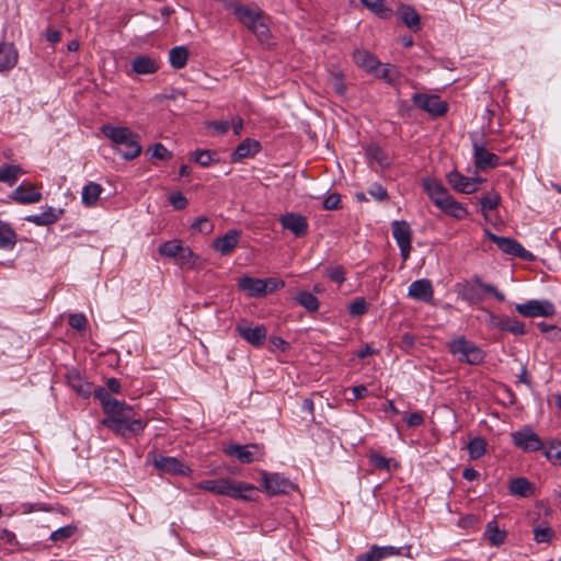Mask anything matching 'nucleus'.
Segmentation results:
<instances>
[{"label":"nucleus","mask_w":561,"mask_h":561,"mask_svg":"<svg viewBox=\"0 0 561 561\" xmlns=\"http://www.w3.org/2000/svg\"><path fill=\"white\" fill-rule=\"evenodd\" d=\"M105 414L102 425L123 437L136 436L146 427V422L135 419L133 408L125 402L118 401L117 407L110 409Z\"/></svg>","instance_id":"obj_1"},{"label":"nucleus","mask_w":561,"mask_h":561,"mask_svg":"<svg viewBox=\"0 0 561 561\" xmlns=\"http://www.w3.org/2000/svg\"><path fill=\"white\" fill-rule=\"evenodd\" d=\"M101 131L125 160H133L141 153L139 137L130 128L105 124L101 127Z\"/></svg>","instance_id":"obj_2"},{"label":"nucleus","mask_w":561,"mask_h":561,"mask_svg":"<svg viewBox=\"0 0 561 561\" xmlns=\"http://www.w3.org/2000/svg\"><path fill=\"white\" fill-rule=\"evenodd\" d=\"M199 490L208 491L217 495H225L233 500L252 501L256 492L253 484L233 481L228 478L204 480L196 485Z\"/></svg>","instance_id":"obj_3"},{"label":"nucleus","mask_w":561,"mask_h":561,"mask_svg":"<svg viewBox=\"0 0 561 561\" xmlns=\"http://www.w3.org/2000/svg\"><path fill=\"white\" fill-rule=\"evenodd\" d=\"M458 297L470 305L479 304L483 300L482 291L491 294L496 300L504 301L505 296L503 293L492 284L483 283L481 277L474 275L472 279L459 283L456 285Z\"/></svg>","instance_id":"obj_4"},{"label":"nucleus","mask_w":561,"mask_h":561,"mask_svg":"<svg viewBox=\"0 0 561 561\" xmlns=\"http://www.w3.org/2000/svg\"><path fill=\"white\" fill-rule=\"evenodd\" d=\"M449 352L458 357L459 362L469 365H479L483 363L485 353L477 346L473 342L467 340L465 336H460L453 340L449 344Z\"/></svg>","instance_id":"obj_5"},{"label":"nucleus","mask_w":561,"mask_h":561,"mask_svg":"<svg viewBox=\"0 0 561 561\" xmlns=\"http://www.w3.org/2000/svg\"><path fill=\"white\" fill-rule=\"evenodd\" d=\"M412 102L432 117H442L448 111V104L436 94L414 93Z\"/></svg>","instance_id":"obj_6"},{"label":"nucleus","mask_w":561,"mask_h":561,"mask_svg":"<svg viewBox=\"0 0 561 561\" xmlns=\"http://www.w3.org/2000/svg\"><path fill=\"white\" fill-rule=\"evenodd\" d=\"M515 310L525 318H548L556 313V307L551 301L538 299H531L523 304H515Z\"/></svg>","instance_id":"obj_7"},{"label":"nucleus","mask_w":561,"mask_h":561,"mask_svg":"<svg viewBox=\"0 0 561 561\" xmlns=\"http://www.w3.org/2000/svg\"><path fill=\"white\" fill-rule=\"evenodd\" d=\"M392 236L396 240L400 255L403 262L408 261L411 253L412 229L405 220H394L391 222Z\"/></svg>","instance_id":"obj_8"},{"label":"nucleus","mask_w":561,"mask_h":561,"mask_svg":"<svg viewBox=\"0 0 561 561\" xmlns=\"http://www.w3.org/2000/svg\"><path fill=\"white\" fill-rule=\"evenodd\" d=\"M512 442L525 453L538 451L545 447V443L529 426L512 433Z\"/></svg>","instance_id":"obj_9"},{"label":"nucleus","mask_w":561,"mask_h":561,"mask_svg":"<svg viewBox=\"0 0 561 561\" xmlns=\"http://www.w3.org/2000/svg\"><path fill=\"white\" fill-rule=\"evenodd\" d=\"M485 234L490 241L495 243L497 248L506 254L524 260H529L533 257V254L514 239L496 236L490 230H485Z\"/></svg>","instance_id":"obj_10"},{"label":"nucleus","mask_w":561,"mask_h":561,"mask_svg":"<svg viewBox=\"0 0 561 561\" xmlns=\"http://www.w3.org/2000/svg\"><path fill=\"white\" fill-rule=\"evenodd\" d=\"M262 489L271 496L278 494H287L295 489L294 483L279 473H262Z\"/></svg>","instance_id":"obj_11"},{"label":"nucleus","mask_w":561,"mask_h":561,"mask_svg":"<svg viewBox=\"0 0 561 561\" xmlns=\"http://www.w3.org/2000/svg\"><path fill=\"white\" fill-rule=\"evenodd\" d=\"M447 183L454 191L462 194H472L478 191L479 185L483 182L481 178H468L457 170H453L446 175Z\"/></svg>","instance_id":"obj_12"},{"label":"nucleus","mask_w":561,"mask_h":561,"mask_svg":"<svg viewBox=\"0 0 561 561\" xmlns=\"http://www.w3.org/2000/svg\"><path fill=\"white\" fill-rule=\"evenodd\" d=\"M473 162L478 170L494 169L500 163V157L484 148L483 142L472 139Z\"/></svg>","instance_id":"obj_13"},{"label":"nucleus","mask_w":561,"mask_h":561,"mask_svg":"<svg viewBox=\"0 0 561 561\" xmlns=\"http://www.w3.org/2000/svg\"><path fill=\"white\" fill-rule=\"evenodd\" d=\"M283 229L290 231L296 238L308 233L309 224L305 216L297 213H286L278 218Z\"/></svg>","instance_id":"obj_14"},{"label":"nucleus","mask_w":561,"mask_h":561,"mask_svg":"<svg viewBox=\"0 0 561 561\" xmlns=\"http://www.w3.org/2000/svg\"><path fill=\"white\" fill-rule=\"evenodd\" d=\"M236 331L243 340L254 347H261L267 335V330L264 324L251 328L248 325V322L244 321L237 324Z\"/></svg>","instance_id":"obj_15"},{"label":"nucleus","mask_w":561,"mask_h":561,"mask_svg":"<svg viewBox=\"0 0 561 561\" xmlns=\"http://www.w3.org/2000/svg\"><path fill=\"white\" fill-rule=\"evenodd\" d=\"M153 466L163 473L187 476L191 468L175 457L158 455L153 459Z\"/></svg>","instance_id":"obj_16"},{"label":"nucleus","mask_w":561,"mask_h":561,"mask_svg":"<svg viewBox=\"0 0 561 561\" xmlns=\"http://www.w3.org/2000/svg\"><path fill=\"white\" fill-rule=\"evenodd\" d=\"M228 456L236 457L242 463H251L259 460V446L255 444L251 445H230L225 449Z\"/></svg>","instance_id":"obj_17"},{"label":"nucleus","mask_w":561,"mask_h":561,"mask_svg":"<svg viewBox=\"0 0 561 561\" xmlns=\"http://www.w3.org/2000/svg\"><path fill=\"white\" fill-rule=\"evenodd\" d=\"M423 187L424 191L427 193L434 205L438 208H440L446 201L451 196L447 188L442 185L440 182H438L435 179H424L423 180Z\"/></svg>","instance_id":"obj_18"},{"label":"nucleus","mask_w":561,"mask_h":561,"mask_svg":"<svg viewBox=\"0 0 561 561\" xmlns=\"http://www.w3.org/2000/svg\"><path fill=\"white\" fill-rule=\"evenodd\" d=\"M408 296L414 300L430 302L434 296L431 280L422 278L412 282L408 289Z\"/></svg>","instance_id":"obj_19"},{"label":"nucleus","mask_w":561,"mask_h":561,"mask_svg":"<svg viewBox=\"0 0 561 561\" xmlns=\"http://www.w3.org/2000/svg\"><path fill=\"white\" fill-rule=\"evenodd\" d=\"M12 198L20 204H34L42 199V193L33 184L23 182L12 192Z\"/></svg>","instance_id":"obj_20"},{"label":"nucleus","mask_w":561,"mask_h":561,"mask_svg":"<svg viewBox=\"0 0 561 561\" xmlns=\"http://www.w3.org/2000/svg\"><path fill=\"white\" fill-rule=\"evenodd\" d=\"M241 231L231 229L214 240V249L222 255L230 254L239 243Z\"/></svg>","instance_id":"obj_21"},{"label":"nucleus","mask_w":561,"mask_h":561,"mask_svg":"<svg viewBox=\"0 0 561 561\" xmlns=\"http://www.w3.org/2000/svg\"><path fill=\"white\" fill-rule=\"evenodd\" d=\"M262 149L261 144L257 140L245 138L236 148L232 153V161L238 162L245 158L254 157Z\"/></svg>","instance_id":"obj_22"},{"label":"nucleus","mask_w":561,"mask_h":561,"mask_svg":"<svg viewBox=\"0 0 561 561\" xmlns=\"http://www.w3.org/2000/svg\"><path fill=\"white\" fill-rule=\"evenodd\" d=\"M265 285L263 279L250 276H243L238 282L239 288L245 291L250 297L266 296Z\"/></svg>","instance_id":"obj_23"},{"label":"nucleus","mask_w":561,"mask_h":561,"mask_svg":"<svg viewBox=\"0 0 561 561\" xmlns=\"http://www.w3.org/2000/svg\"><path fill=\"white\" fill-rule=\"evenodd\" d=\"M231 11L239 23L242 25L254 18H265L264 12L257 5H244L240 2V0L238 1L237 5L231 9Z\"/></svg>","instance_id":"obj_24"},{"label":"nucleus","mask_w":561,"mask_h":561,"mask_svg":"<svg viewBox=\"0 0 561 561\" xmlns=\"http://www.w3.org/2000/svg\"><path fill=\"white\" fill-rule=\"evenodd\" d=\"M62 214V209L47 207L42 213L30 215L25 219L26 221L35 224L36 226H48L58 221Z\"/></svg>","instance_id":"obj_25"},{"label":"nucleus","mask_w":561,"mask_h":561,"mask_svg":"<svg viewBox=\"0 0 561 561\" xmlns=\"http://www.w3.org/2000/svg\"><path fill=\"white\" fill-rule=\"evenodd\" d=\"M160 68L159 62L149 56L140 55L133 59L131 69L137 75H152Z\"/></svg>","instance_id":"obj_26"},{"label":"nucleus","mask_w":561,"mask_h":561,"mask_svg":"<svg viewBox=\"0 0 561 561\" xmlns=\"http://www.w3.org/2000/svg\"><path fill=\"white\" fill-rule=\"evenodd\" d=\"M354 62L368 73H373L377 66H381L376 56L366 49L357 48L353 53Z\"/></svg>","instance_id":"obj_27"},{"label":"nucleus","mask_w":561,"mask_h":561,"mask_svg":"<svg viewBox=\"0 0 561 561\" xmlns=\"http://www.w3.org/2000/svg\"><path fill=\"white\" fill-rule=\"evenodd\" d=\"M18 51L13 44L0 43V72L12 69L18 62Z\"/></svg>","instance_id":"obj_28"},{"label":"nucleus","mask_w":561,"mask_h":561,"mask_svg":"<svg viewBox=\"0 0 561 561\" xmlns=\"http://www.w3.org/2000/svg\"><path fill=\"white\" fill-rule=\"evenodd\" d=\"M243 26L252 32L261 43H267L270 41L271 31L264 18H254L243 24Z\"/></svg>","instance_id":"obj_29"},{"label":"nucleus","mask_w":561,"mask_h":561,"mask_svg":"<svg viewBox=\"0 0 561 561\" xmlns=\"http://www.w3.org/2000/svg\"><path fill=\"white\" fill-rule=\"evenodd\" d=\"M70 387L80 396L89 397L92 392V386L77 370L69 371L67 375Z\"/></svg>","instance_id":"obj_30"},{"label":"nucleus","mask_w":561,"mask_h":561,"mask_svg":"<svg viewBox=\"0 0 561 561\" xmlns=\"http://www.w3.org/2000/svg\"><path fill=\"white\" fill-rule=\"evenodd\" d=\"M18 242V234L10 224L0 220V249L13 250Z\"/></svg>","instance_id":"obj_31"},{"label":"nucleus","mask_w":561,"mask_h":561,"mask_svg":"<svg viewBox=\"0 0 561 561\" xmlns=\"http://www.w3.org/2000/svg\"><path fill=\"white\" fill-rule=\"evenodd\" d=\"M378 79L385 80L387 83L393 85L400 81L401 72L394 65L386 64L382 67L377 66L376 70L371 73Z\"/></svg>","instance_id":"obj_32"},{"label":"nucleus","mask_w":561,"mask_h":561,"mask_svg":"<svg viewBox=\"0 0 561 561\" xmlns=\"http://www.w3.org/2000/svg\"><path fill=\"white\" fill-rule=\"evenodd\" d=\"M500 331L508 332L517 336H522L526 334L525 324L517 320L516 318H511L507 316L501 317Z\"/></svg>","instance_id":"obj_33"},{"label":"nucleus","mask_w":561,"mask_h":561,"mask_svg":"<svg viewBox=\"0 0 561 561\" xmlns=\"http://www.w3.org/2000/svg\"><path fill=\"white\" fill-rule=\"evenodd\" d=\"M102 192L103 187L99 183L89 182L82 190V203L88 207L94 206Z\"/></svg>","instance_id":"obj_34"},{"label":"nucleus","mask_w":561,"mask_h":561,"mask_svg":"<svg viewBox=\"0 0 561 561\" xmlns=\"http://www.w3.org/2000/svg\"><path fill=\"white\" fill-rule=\"evenodd\" d=\"M188 60V49L185 46H175L169 51V61L174 69H182Z\"/></svg>","instance_id":"obj_35"},{"label":"nucleus","mask_w":561,"mask_h":561,"mask_svg":"<svg viewBox=\"0 0 561 561\" xmlns=\"http://www.w3.org/2000/svg\"><path fill=\"white\" fill-rule=\"evenodd\" d=\"M439 209L456 219H463L468 216L467 208L453 196H450Z\"/></svg>","instance_id":"obj_36"},{"label":"nucleus","mask_w":561,"mask_h":561,"mask_svg":"<svg viewBox=\"0 0 561 561\" xmlns=\"http://www.w3.org/2000/svg\"><path fill=\"white\" fill-rule=\"evenodd\" d=\"M23 173V170L18 164H3L0 167V182L7 183L9 186H12L18 181L20 174Z\"/></svg>","instance_id":"obj_37"},{"label":"nucleus","mask_w":561,"mask_h":561,"mask_svg":"<svg viewBox=\"0 0 561 561\" xmlns=\"http://www.w3.org/2000/svg\"><path fill=\"white\" fill-rule=\"evenodd\" d=\"M294 299L299 306L304 307L308 312H316L319 309L318 298L309 291H298Z\"/></svg>","instance_id":"obj_38"},{"label":"nucleus","mask_w":561,"mask_h":561,"mask_svg":"<svg viewBox=\"0 0 561 561\" xmlns=\"http://www.w3.org/2000/svg\"><path fill=\"white\" fill-rule=\"evenodd\" d=\"M511 494L528 497L533 494V484L526 478H515L510 484Z\"/></svg>","instance_id":"obj_39"},{"label":"nucleus","mask_w":561,"mask_h":561,"mask_svg":"<svg viewBox=\"0 0 561 561\" xmlns=\"http://www.w3.org/2000/svg\"><path fill=\"white\" fill-rule=\"evenodd\" d=\"M93 394L101 402L104 413L118 404V400L114 399L105 387H96Z\"/></svg>","instance_id":"obj_40"},{"label":"nucleus","mask_w":561,"mask_h":561,"mask_svg":"<svg viewBox=\"0 0 561 561\" xmlns=\"http://www.w3.org/2000/svg\"><path fill=\"white\" fill-rule=\"evenodd\" d=\"M402 22L413 31L420 27V14L411 7H402L399 10Z\"/></svg>","instance_id":"obj_41"},{"label":"nucleus","mask_w":561,"mask_h":561,"mask_svg":"<svg viewBox=\"0 0 561 561\" xmlns=\"http://www.w3.org/2000/svg\"><path fill=\"white\" fill-rule=\"evenodd\" d=\"M542 450L543 456L552 463L561 466V442L551 440Z\"/></svg>","instance_id":"obj_42"},{"label":"nucleus","mask_w":561,"mask_h":561,"mask_svg":"<svg viewBox=\"0 0 561 561\" xmlns=\"http://www.w3.org/2000/svg\"><path fill=\"white\" fill-rule=\"evenodd\" d=\"M484 536L493 546H500L506 539V533L500 529L495 522L488 523Z\"/></svg>","instance_id":"obj_43"},{"label":"nucleus","mask_w":561,"mask_h":561,"mask_svg":"<svg viewBox=\"0 0 561 561\" xmlns=\"http://www.w3.org/2000/svg\"><path fill=\"white\" fill-rule=\"evenodd\" d=\"M467 449L471 459H479L485 454L486 440L481 436H477L468 443Z\"/></svg>","instance_id":"obj_44"},{"label":"nucleus","mask_w":561,"mask_h":561,"mask_svg":"<svg viewBox=\"0 0 561 561\" xmlns=\"http://www.w3.org/2000/svg\"><path fill=\"white\" fill-rule=\"evenodd\" d=\"M360 2L364 7L382 19H386L390 15L391 11L386 5L383 0H360Z\"/></svg>","instance_id":"obj_45"},{"label":"nucleus","mask_w":561,"mask_h":561,"mask_svg":"<svg viewBox=\"0 0 561 561\" xmlns=\"http://www.w3.org/2000/svg\"><path fill=\"white\" fill-rule=\"evenodd\" d=\"M183 243L180 240L165 241L159 247V253L162 256L175 259L182 250Z\"/></svg>","instance_id":"obj_46"},{"label":"nucleus","mask_w":561,"mask_h":561,"mask_svg":"<svg viewBox=\"0 0 561 561\" xmlns=\"http://www.w3.org/2000/svg\"><path fill=\"white\" fill-rule=\"evenodd\" d=\"M371 549L374 552L373 553L374 561H381L386 558L401 554V548H397L393 546L380 547V546L374 545V546H371Z\"/></svg>","instance_id":"obj_47"},{"label":"nucleus","mask_w":561,"mask_h":561,"mask_svg":"<svg viewBox=\"0 0 561 561\" xmlns=\"http://www.w3.org/2000/svg\"><path fill=\"white\" fill-rule=\"evenodd\" d=\"M393 461L392 458H386L382 455L378 453H371L369 455V462L370 465L378 470H383L387 472L391 471V462Z\"/></svg>","instance_id":"obj_48"},{"label":"nucleus","mask_w":561,"mask_h":561,"mask_svg":"<svg viewBox=\"0 0 561 561\" xmlns=\"http://www.w3.org/2000/svg\"><path fill=\"white\" fill-rule=\"evenodd\" d=\"M191 160L201 167H209L213 163V152L205 149H197L191 153Z\"/></svg>","instance_id":"obj_49"},{"label":"nucleus","mask_w":561,"mask_h":561,"mask_svg":"<svg viewBox=\"0 0 561 561\" xmlns=\"http://www.w3.org/2000/svg\"><path fill=\"white\" fill-rule=\"evenodd\" d=\"M501 197L497 193H489L481 197V210L483 213L495 209L500 204Z\"/></svg>","instance_id":"obj_50"},{"label":"nucleus","mask_w":561,"mask_h":561,"mask_svg":"<svg viewBox=\"0 0 561 561\" xmlns=\"http://www.w3.org/2000/svg\"><path fill=\"white\" fill-rule=\"evenodd\" d=\"M538 329L541 333L547 334V337L551 341H559L561 340V329L558 328L554 324H548L546 322H538L537 323Z\"/></svg>","instance_id":"obj_51"},{"label":"nucleus","mask_w":561,"mask_h":561,"mask_svg":"<svg viewBox=\"0 0 561 561\" xmlns=\"http://www.w3.org/2000/svg\"><path fill=\"white\" fill-rule=\"evenodd\" d=\"M367 310H368V304L362 297L354 299L348 305V312L353 317H360V316L365 314L367 312Z\"/></svg>","instance_id":"obj_52"},{"label":"nucleus","mask_w":561,"mask_h":561,"mask_svg":"<svg viewBox=\"0 0 561 561\" xmlns=\"http://www.w3.org/2000/svg\"><path fill=\"white\" fill-rule=\"evenodd\" d=\"M367 154H368V157L374 159L381 167L388 164L387 157H386L383 150L377 145H370L367 148Z\"/></svg>","instance_id":"obj_53"},{"label":"nucleus","mask_w":561,"mask_h":561,"mask_svg":"<svg viewBox=\"0 0 561 561\" xmlns=\"http://www.w3.org/2000/svg\"><path fill=\"white\" fill-rule=\"evenodd\" d=\"M69 325L78 331H83L87 329L88 319L83 313H71L69 314Z\"/></svg>","instance_id":"obj_54"},{"label":"nucleus","mask_w":561,"mask_h":561,"mask_svg":"<svg viewBox=\"0 0 561 561\" xmlns=\"http://www.w3.org/2000/svg\"><path fill=\"white\" fill-rule=\"evenodd\" d=\"M368 194L376 201L382 202L388 198L387 190L380 183H373L368 187Z\"/></svg>","instance_id":"obj_55"},{"label":"nucleus","mask_w":561,"mask_h":561,"mask_svg":"<svg viewBox=\"0 0 561 561\" xmlns=\"http://www.w3.org/2000/svg\"><path fill=\"white\" fill-rule=\"evenodd\" d=\"M553 535H554L553 530L549 527H545V528L538 527L534 530V539L538 543L550 542Z\"/></svg>","instance_id":"obj_56"},{"label":"nucleus","mask_w":561,"mask_h":561,"mask_svg":"<svg viewBox=\"0 0 561 561\" xmlns=\"http://www.w3.org/2000/svg\"><path fill=\"white\" fill-rule=\"evenodd\" d=\"M75 533V527L72 526H64L58 528L57 530L50 534V540L53 541H62L69 537H71Z\"/></svg>","instance_id":"obj_57"},{"label":"nucleus","mask_w":561,"mask_h":561,"mask_svg":"<svg viewBox=\"0 0 561 561\" xmlns=\"http://www.w3.org/2000/svg\"><path fill=\"white\" fill-rule=\"evenodd\" d=\"M192 228L195 231L202 232V233H210L214 229L213 224L210 220L206 217H198L194 224L192 225Z\"/></svg>","instance_id":"obj_58"},{"label":"nucleus","mask_w":561,"mask_h":561,"mask_svg":"<svg viewBox=\"0 0 561 561\" xmlns=\"http://www.w3.org/2000/svg\"><path fill=\"white\" fill-rule=\"evenodd\" d=\"M344 274H345L344 268L340 265H333V266L328 267V270H327L328 277L332 282L337 283V284H342L345 280Z\"/></svg>","instance_id":"obj_59"},{"label":"nucleus","mask_w":561,"mask_h":561,"mask_svg":"<svg viewBox=\"0 0 561 561\" xmlns=\"http://www.w3.org/2000/svg\"><path fill=\"white\" fill-rule=\"evenodd\" d=\"M151 156L159 160H169L172 157V153L167 149V147L160 142L154 144L151 148Z\"/></svg>","instance_id":"obj_60"},{"label":"nucleus","mask_w":561,"mask_h":561,"mask_svg":"<svg viewBox=\"0 0 561 561\" xmlns=\"http://www.w3.org/2000/svg\"><path fill=\"white\" fill-rule=\"evenodd\" d=\"M170 204L174 209L181 210L187 206V198L180 192L173 193L169 197Z\"/></svg>","instance_id":"obj_61"},{"label":"nucleus","mask_w":561,"mask_h":561,"mask_svg":"<svg viewBox=\"0 0 561 561\" xmlns=\"http://www.w3.org/2000/svg\"><path fill=\"white\" fill-rule=\"evenodd\" d=\"M265 285L266 295L273 291H276L283 287H285V282L283 279L276 277H268L263 279Z\"/></svg>","instance_id":"obj_62"},{"label":"nucleus","mask_w":561,"mask_h":561,"mask_svg":"<svg viewBox=\"0 0 561 561\" xmlns=\"http://www.w3.org/2000/svg\"><path fill=\"white\" fill-rule=\"evenodd\" d=\"M341 204V196L337 193L328 195L323 201V208L327 210L339 209Z\"/></svg>","instance_id":"obj_63"},{"label":"nucleus","mask_w":561,"mask_h":561,"mask_svg":"<svg viewBox=\"0 0 561 561\" xmlns=\"http://www.w3.org/2000/svg\"><path fill=\"white\" fill-rule=\"evenodd\" d=\"M404 422L409 427H417L424 423V416L421 412H413L404 416Z\"/></svg>","instance_id":"obj_64"}]
</instances>
